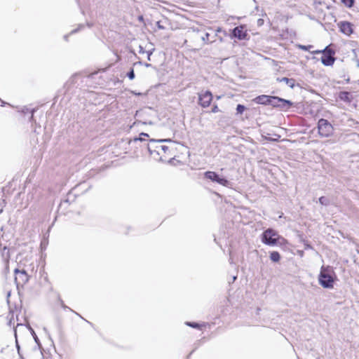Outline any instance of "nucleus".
Here are the masks:
<instances>
[{
    "label": "nucleus",
    "mask_w": 359,
    "mask_h": 359,
    "mask_svg": "<svg viewBox=\"0 0 359 359\" xmlns=\"http://www.w3.org/2000/svg\"><path fill=\"white\" fill-rule=\"evenodd\" d=\"M337 276L330 266H322L318 275V283L323 288L332 289Z\"/></svg>",
    "instance_id": "obj_1"
},
{
    "label": "nucleus",
    "mask_w": 359,
    "mask_h": 359,
    "mask_svg": "<svg viewBox=\"0 0 359 359\" xmlns=\"http://www.w3.org/2000/svg\"><path fill=\"white\" fill-rule=\"evenodd\" d=\"M164 141H160L155 147V151L159 156L161 161H168L175 157L172 144L169 142L170 145L164 144Z\"/></svg>",
    "instance_id": "obj_2"
},
{
    "label": "nucleus",
    "mask_w": 359,
    "mask_h": 359,
    "mask_svg": "<svg viewBox=\"0 0 359 359\" xmlns=\"http://www.w3.org/2000/svg\"><path fill=\"white\" fill-rule=\"evenodd\" d=\"M312 53H322L321 62L325 66H332L335 61V52L329 46H327L323 50H315Z\"/></svg>",
    "instance_id": "obj_3"
},
{
    "label": "nucleus",
    "mask_w": 359,
    "mask_h": 359,
    "mask_svg": "<svg viewBox=\"0 0 359 359\" xmlns=\"http://www.w3.org/2000/svg\"><path fill=\"white\" fill-rule=\"evenodd\" d=\"M279 238L280 236L275 230L268 229L262 233V241L266 245L274 246L277 245Z\"/></svg>",
    "instance_id": "obj_4"
},
{
    "label": "nucleus",
    "mask_w": 359,
    "mask_h": 359,
    "mask_svg": "<svg viewBox=\"0 0 359 359\" xmlns=\"http://www.w3.org/2000/svg\"><path fill=\"white\" fill-rule=\"evenodd\" d=\"M273 100H278V102H283V103L292 105V102L290 101L276 96L262 95L253 99V102H255V103L263 105H269Z\"/></svg>",
    "instance_id": "obj_5"
},
{
    "label": "nucleus",
    "mask_w": 359,
    "mask_h": 359,
    "mask_svg": "<svg viewBox=\"0 0 359 359\" xmlns=\"http://www.w3.org/2000/svg\"><path fill=\"white\" fill-rule=\"evenodd\" d=\"M318 133L321 137H327L333 133L332 125L326 119L320 118L318 122Z\"/></svg>",
    "instance_id": "obj_6"
},
{
    "label": "nucleus",
    "mask_w": 359,
    "mask_h": 359,
    "mask_svg": "<svg viewBox=\"0 0 359 359\" xmlns=\"http://www.w3.org/2000/svg\"><path fill=\"white\" fill-rule=\"evenodd\" d=\"M15 282L17 286H23L29 280V276L25 269H15L14 270Z\"/></svg>",
    "instance_id": "obj_7"
},
{
    "label": "nucleus",
    "mask_w": 359,
    "mask_h": 359,
    "mask_svg": "<svg viewBox=\"0 0 359 359\" xmlns=\"http://www.w3.org/2000/svg\"><path fill=\"white\" fill-rule=\"evenodd\" d=\"M213 95L209 90L202 91L198 94V104L203 108L210 107Z\"/></svg>",
    "instance_id": "obj_8"
},
{
    "label": "nucleus",
    "mask_w": 359,
    "mask_h": 359,
    "mask_svg": "<svg viewBox=\"0 0 359 359\" xmlns=\"http://www.w3.org/2000/svg\"><path fill=\"white\" fill-rule=\"evenodd\" d=\"M205 178L211 180L212 182H216L222 186H227L229 181L224 177H219L215 172L207 171L204 173Z\"/></svg>",
    "instance_id": "obj_9"
},
{
    "label": "nucleus",
    "mask_w": 359,
    "mask_h": 359,
    "mask_svg": "<svg viewBox=\"0 0 359 359\" xmlns=\"http://www.w3.org/2000/svg\"><path fill=\"white\" fill-rule=\"evenodd\" d=\"M232 34L233 36L240 40L246 39L248 37V30L244 25H239L233 29Z\"/></svg>",
    "instance_id": "obj_10"
},
{
    "label": "nucleus",
    "mask_w": 359,
    "mask_h": 359,
    "mask_svg": "<svg viewBox=\"0 0 359 359\" xmlns=\"http://www.w3.org/2000/svg\"><path fill=\"white\" fill-rule=\"evenodd\" d=\"M338 27L341 32L346 36H350L353 32V25L347 21H342L338 23Z\"/></svg>",
    "instance_id": "obj_11"
},
{
    "label": "nucleus",
    "mask_w": 359,
    "mask_h": 359,
    "mask_svg": "<svg viewBox=\"0 0 359 359\" xmlns=\"http://www.w3.org/2000/svg\"><path fill=\"white\" fill-rule=\"evenodd\" d=\"M339 97L341 100L344 102H351L352 100V97L350 93L346 91L340 92L339 94Z\"/></svg>",
    "instance_id": "obj_12"
},
{
    "label": "nucleus",
    "mask_w": 359,
    "mask_h": 359,
    "mask_svg": "<svg viewBox=\"0 0 359 359\" xmlns=\"http://www.w3.org/2000/svg\"><path fill=\"white\" fill-rule=\"evenodd\" d=\"M270 259L273 262H278L280 259V255L277 251H273L270 253Z\"/></svg>",
    "instance_id": "obj_13"
},
{
    "label": "nucleus",
    "mask_w": 359,
    "mask_h": 359,
    "mask_svg": "<svg viewBox=\"0 0 359 359\" xmlns=\"http://www.w3.org/2000/svg\"><path fill=\"white\" fill-rule=\"evenodd\" d=\"M186 325L191 327L196 328V329H199V330H201L203 327L205 326V324H198L197 323H192V322H186Z\"/></svg>",
    "instance_id": "obj_14"
},
{
    "label": "nucleus",
    "mask_w": 359,
    "mask_h": 359,
    "mask_svg": "<svg viewBox=\"0 0 359 359\" xmlns=\"http://www.w3.org/2000/svg\"><path fill=\"white\" fill-rule=\"evenodd\" d=\"M341 3L348 8H351L354 5L355 0H341Z\"/></svg>",
    "instance_id": "obj_15"
},
{
    "label": "nucleus",
    "mask_w": 359,
    "mask_h": 359,
    "mask_svg": "<svg viewBox=\"0 0 359 359\" xmlns=\"http://www.w3.org/2000/svg\"><path fill=\"white\" fill-rule=\"evenodd\" d=\"M273 107H280V106H290L288 104L283 103V102H278V100H273L270 104Z\"/></svg>",
    "instance_id": "obj_16"
},
{
    "label": "nucleus",
    "mask_w": 359,
    "mask_h": 359,
    "mask_svg": "<svg viewBox=\"0 0 359 359\" xmlns=\"http://www.w3.org/2000/svg\"><path fill=\"white\" fill-rule=\"evenodd\" d=\"M297 47L299 49H301L303 50H310L311 48H313V46L312 45L304 46V45L298 44V45H297Z\"/></svg>",
    "instance_id": "obj_17"
},
{
    "label": "nucleus",
    "mask_w": 359,
    "mask_h": 359,
    "mask_svg": "<svg viewBox=\"0 0 359 359\" xmlns=\"http://www.w3.org/2000/svg\"><path fill=\"white\" fill-rule=\"evenodd\" d=\"M281 81H285L287 85H289L292 88L294 86V80L293 79H290L288 78L284 77L282 79Z\"/></svg>",
    "instance_id": "obj_18"
},
{
    "label": "nucleus",
    "mask_w": 359,
    "mask_h": 359,
    "mask_svg": "<svg viewBox=\"0 0 359 359\" xmlns=\"http://www.w3.org/2000/svg\"><path fill=\"white\" fill-rule=\"evenodd\" d=\"M245 107L244 105H242V104H238L237 107H236V111H237V114H243V111L245 110Z\"/></svg>",
    "instance_id": "obj_19"
},
{
    "label": "nucleus",
    "mask_w": 359,
    "mask_h": 359,
    "mask_svg": "<svg viewBox=\"0 0 359 359\" xmlns=\"http://www.w3.org/2000/svg\"><path fill=\"white\" fill-rule=\"evenodd\" d=\"M319 202L322 205H327L328 204V200L325 196L319 198Z\"/></svg>",
    "instance_id": "obj_20"
},
{
    "label": "nucleus",
    "mask_w": 359,
    "mask_h": 359,
    "mask_svg": "<svg viewBox=\"0 0 359 359\" xmlns=\"http://www.w3.org/2000/svg\"><path fill=\"white\" fill-rule=\"evenodd\" d=\"M220 109H219L218 106L217 104H214L211 109L212 113H217L219 112Z\"/></svg>",
    "instance_id": "obj_21"
},
{
    "label": "nucleus",
    "mask_w": 359,
    "mask_h": 359,
    "mask_svg": "<svg viewBox=\"0 0 359 359\" xmlns=\"http://www.w3.org/2000/svg\"><path fill=\"white\" fill-rule=\"evenodd\" d=\"M128 76L131 80L135 78V73L133 69H132L130 72L128 74Z\"/></svg>",
    "instance_id": "obj_22"
},
{
    "label": "nucleus",
    "mask_w": 359,
    "mask_h": 359,
    "mask_svg": "<svg viewBox=\"0 0 359 359\" xmlns=\"http://www.w3.org/2000/svg\"><path fill=\"white\" fill-rule=\"evenodd\" d=\"M264 20L262 18H259L257 21V25L258 27H261L264 25Z\"/></svg>",
    "instance_id": "obj_23"
},
{
    "label": "nucleus",
    "mask_w": 359,
    "mask_h": 359,
    "mask_svg": "<svg viewBox=\"0 0 359 359\" xmlns=\"http://www.w3.org/2000/svg\"><path fill=\"white\" fill-rule=\"evenodd\" d=\"M140 137L138 138V140H144V135H140Z\"/></svg>",
    "instance_id": "obj_24"
},
{
    "label": "nucleus",
    "mask_w": 359,
    "mask_h": 359,
    "mask_svg": "<svg viewBox=\"0 0 359 359\" xmlns=\"http://www.w3.org/2000/svg\"><path fill=\"white\" fill-rule=\"evenodd\" d=\"M140 135H144V137H149V135H148L147 133H142L140 134Z\"/></svg>",
    "instance_id": "obj_25"
}]
</instances>
